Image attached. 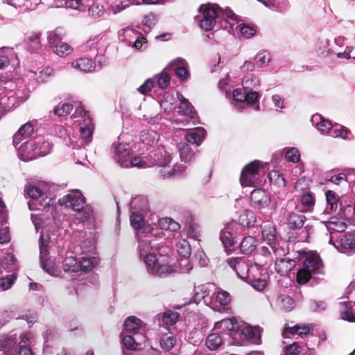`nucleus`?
Segmentation results:
<instances>
[{"instance_id": "nucleus-34", "label": "nucleus", "mask_w": 355, "mask_h": 355, "mask_svg": "<svg viewBox=\"0 0 355 355\" xmlns=\"http://www.w3.org/2000/svg\"><path fill=\"white\" fill-rule=\"evenodd\" d=\"M130 207L132 211H137L142 214L148 212L149 209L148 200L144 196H137L132 199Z\"/></svg>"}, {"instance_id": "nucleus-13", "label": "nucleus", "mask_w": 355, "mask_h": 355, "mask_svg": "<svg viewBox=\"0 0 355 355\" xmlns=\"http://www.w3.org/2000/svg\"><path fill=\"white\" fill-rule=\"evenodd\" d=\"M113 158L121 167L128 168V159L131 153V148L127 143H114L112 146Z\"/></svg>"}, {"instance_id": "nucleus-50", "label": "nucleus", "mask_w": 355, "mask_h": 355, "mask_svg": "<svg viewBox=\"0 0 355 355\" xmlns=\"http://www.w3.org/2000/svg\"><path fill=\"white\" fill-rule=\"evenodd\" d=\"M30 333L22 334L19 336L21 339V343H24V345L17 346V349H16V355H33V352L29 347L26 345V341L29 339Z\"/></svg>"}, {"instance_id": "nucleus-26", "label": "nucleus", "mask_w": 355, "mask_h": 355, "mask_svg": "<svg viewBox=\"0 0 355 355\" xmlns=\"http://www.w3.org/2000/svg\"><path fill=\"white\" fill-rule=\"evenodd\" d=\"M33 126L30 123L21 125L13 137V144L17 146L24 139L28 138L33 132Z\"/></svg>"}, {"instance_id": "nucleus-21", "label": "nucleus", "mask_w": 355, "mask_h": 355, "mask_svg": "<svg viewBox=\"0 0 355 355\" xmlns=\"http://www.w3.org/2000/svg\"><path fill=\"white\" fill-rule=\"evenodd\" d=\"M37 145L33 139L23 143L18 148V156L20 159L27 162L37 158L35 146Z\"/></svg>"}, {"instance_id": "nucleus-39", "label": "nucleus", "mask_w": 355, "mask_h": 355, "mask_svg": "<svg viewBox=\"0 0 355 355\" xmlns=\"http://www.w3.org/2000/svg\"><path fill=\"white\" fill-rule=\"evenodd\" d=\"M40 35L39 33H32L25 40L27 49L31 53L37 52L41 48Z\"/></svg>"}, {"instance_id": "nucleus-63", "label": "nucleus", "mask_w": 355, "mask_h": 355, "mask_svg": "<svg viewBox=\"0 0 355 355\" xmlns=\"http://www.w3.org/2000/svg\"><path fill=\"white\" fill-rule=\"evenodd\" d=\"M94 258L89 257H82L78 260V265H80L79 270L89 271L94 267Z\"/></svg>"}, {"instance_id": "nucleus-3", "label": "nucleus", "mask_w": 355, "mask_h": 355, "mask_svg": "<svg viewBox=\"0 0 355 355\" xmlns=\"http://www.w3.org/2000/svg\"><path fill=\"white\" fill-rule=\"evenodd\" d=\"M293 205V201H288L284 213L287 227L289 230L293 231L298 241L307 242L309 236L314 231L313 226L306 223L307 218L303 214L304 211L299 209L298 206Z\"/></svg>"}, {"instance_id": "nucleus-53", "label": "nucleus", "mask_w": 355, "mask_h": 355, "mask_svg": "<svg viewBox=\"0 0 355 355\" xmlns=\"http://www.w3.org/2000/svg\"><path fill=\"white\" fill-rule=\"evenodd\" d=\"M34 74L33 78L38 83L46 82L48 78L53 75V69L51 67H46L39 72L31 71Z\"/></svg>"}, {"instance_id": "nucleus-4", "label": "nucleus", "mask_w": 355, "mask_h": 355, "mask_svg": "<svg viewBox=\"0 0 355 355\" xmlns=\"http://www.w3.org/2000/svg\"><path fill=\"white\" fill-rule=\"evenodd\" d=\"M295 259L302 261V266L296 274V281L300 284H306L314 275L323 274V265L316 254H307L304 250L295 252Z\"/></svg>"}, {"instance_id": "nucleus-55", "label": "nucleus", "mask_w": 355, "mask_h": 355, "mask_svg": "<svg viewBox=\"0 0 355 355\" xmlns=\"http://www.w3.org/2000/svg\"><path fill=\"white\" fill-rule=\"evenodd\" d=\"M322 223L325 224V226L327 228V230H331L337 232H343L347 228L346 223L340 220H329L323 221Z\"/></svg>"}, {"instance_id": "nucleus-14", "label": "nucleus", "mask_w": 355, "mask_h": 355, "mask_svg": "<svg viewBox=\"0 0 355 355\" xmlns=\"http://www.w3.org/2000/svg\"><path fill=\"white\" fill-rule=\"evenodd\" d=\"M227 264L233 269L237 276L242 280L250 279L249 267L243 257H231L226 260Z\"/></svg>"}, {"instance_id": "nucleus-29", "label": "nucleus", "mask_w": 355, "mask_h": 355, "mask_svg": "<svg viewBox=\"0 0 355 355\" xmlns=\"http://www.w3.org/2000/svg\"><path fill=\"white\" fill-rule=\"evenodd\" d=\"M330 41L328 39H319L316 44V52L321 58H327L335 53L334 50L331 48Z\"/></svg>"}, {"instance_id": "nucleus-43", "label": "nucleus", "mask_w": 355, "mask_h": 355, "mask_svg": "<svg viewBox=\"0 0 355 355\" xmlns=\"http://www.w3.org/2000/svg\"><path fill=\"white\" fill-rule=\"evenodd\" d=\"M326 200L327 205L322 214H330L337 209L338 198L334 191H328L326 193Z\"/></svg>"}, {"instance_id": "nucleus-25", "label": "nucleus", "mask_w": 355, "mask_h": 355, "mask_svg": "<svg viewBox=\"0 0 355 355\" xmlns=\"http://www.w3.org/2000/svg\"><path fill=\"white\" fill-rule=\"evenodd\" d=\"M145 341V337L139 333H135L133 335H125L122 338L123 345L129 350L137 349L141 343Z\"/></svg>"}, {"instance_id": "nucleus-19", "label": "nucleus", "mask_w": 355, "mask_h": 355, "mask_svg": "<svg viewBox=\"0 0 355 355\" xmlns=\"http://www.w3.org/2000/svg\"><path fill=\"white\" fill-rule=\"evenodd\" d=\"M293 259L282 258V257H276L277 260L275 266L277 273L282 276H286L293 270L296 266L297 260L295 259L297 254L295 253Z\"/></svg>"}, {"instance_id": "nucleus-51", "label": "nucleus", "mask_w": 355, "mask_h": 355, "mask_svg": "<svg viewBox=\"0 0 355 355\" xmlns=\"http://www.w3.org/2000/svg\"><path fill=\"white\" fill-rule=\"evenodd\" d=\"M177 339L172 335H164L159 341L160 347L162 349L168 352L173 348L176 343Z\"/></svg>"}, {"instance_id": "nucleus-12", "label": "nucleus", "mask_w": 355, "mask_h": 355, "mask_svg": "<svg viewBox=\"0 0 355 355\" xmlns=\"http://www.w3.org/2000/svg\"><path fill=\"white\" fill-rule=\"evenodd\" d=\"M50 237L49 234H44L42 232L40 234L39 244L40 251V263L42 268L49 274L54 275L55 267L50 259L48 258L47 246Z\"/></svg>"}, {"instance_id": "nucleus-57", "label": "nucleus", "mask_w": 355, "mask_h": 355, "mask_svg": "<svg viewBox=\"0 0 355 355\" xmlns=\"http://www.w3.org/2000/svg\"><path fill=\"white\" fill-rule=\"evenodd\" d=\"M101 45V42L98 40L97 37L88 40L85 44L83 46V49L85 51H91L92 53L99 52V46Z\"/></svg>"}, {"instance_id": "nucleus-38", "label": "nucleus", "mask_w": 355, "mask_h": 355, "mask_svg": "<svg viewBox=\"0 0 355 355\" xmlns=\"http://www.w3.org/2000/svg\"><path fill=\"white\" fill-rule=\"evenodd\" d=\"M337 248L343 252L345 250L355 249V231L343 235L340 240V246Z\"/></svg>"}, {"instance_id": "nucleus-35", "label": "nucleus", "mask_w": 355, "mask_h": 355, "mask_svg": "<svg viewBox=\"0 0 355 355\" xmlns=\"http://www.w3.org/2000/svg\"><path fill=\"white\" fill-rule=\"evenodd\" d=\"M159 139V134L153 130H144L140 133L141 141L149 146H153Z\"/></svg>"}, {"instance_id": "nucleus-42", "label": "nucleus", "mask_w": 355, "mask_h": 355, "mask_svg": "<svg viewBox=\"0 0 355 355\" xmlns=\"http://www.w3.org/2000/svg\"><path fill=\"white\" fill-rule=\"evenodd\" d=\"M178 150L181 162L187 164L191 161L194 155V153L193 152L189 144L185 142L179 144Z\"/></svg>"}, {"instance_id": "nucleus-47", "label": "nucleus", "mask_w": 355, "mask_h": 355, "mask_svg": "<svg viewBox=\"0 0 355 355\" xmlns=\"http://www.w3.org/2000/svg\"><path fill=\"white\" fill-rule=\"evenodd\" d=\"M270 183L277 189H283L286 186L284 178L276 171H270L268 175Z\"/></svg>"}, {"instance_id": "nucleus-1", "label": "nucleus", "mask_w": 355, "mask_h": 355, "mask_svg": "<svg viewBox=\"0 0 355 355\" xmlns=\"http://www.w3.org/2000/svg\"><path fill=\"white\" fill-rule=\"evenodd\" d=\"M131 225L137 230L138 235V251L139 257L146 265L148 272L159 277L166 276L174 272L170 262L168 248L163 245L164 239L159 236V229L145 227L142 213L132 211L130 218Z\"/></svg>"}, {"instance_id": "nucleus-10", "label": "nucleus", "mask_w": 355, "mask_h": 355, "mask_svg": "<svg viewBox=\"0 0 355 355\" xmlns=\"http://www.w3.org/2000/svg\"><path fill=\"white\" fill-rule=\"evenodd\" d=\"M249 91L244 88H238L233 91V99L236 102L234 106L238 111L241 112L246 106L254 105L259 101V93Z\"/></svg>"}, {"instance_id": "nucleus-36", "label": "nucleus", "mask_w": 355, "mask_h": 355, "mask_svg": "<svg viewBox=\"0 0 355 355\" xmlns=\"http://www.w3.org/2000/svg\"><path fill=\"white\" fill-rule=\"evenodd\" d=\"M1 267L8 272H15L17 270V263L14 254L6 253L1 261Z\"/></svg>"}, {"instance_id": "nucleus-41", "label": "nucleus", "mask_w": 355, "mask_h": 355, "mask_svg": "<svg viewBox=\"0 0 355 355\" xmlns=\"http://www.w3.org/2000/svg\"><path fill=\"white\" fill-rule=\"evenodd\" d=\"M340 304L341 318L348 322H355V316L352 313V302H341Z\"/></svg>"}, {"instance_id": "nucleus-6", "label": "nucleus", "mask_w": 355, "mask_h": 355, "mask_svg": "<svg viewBox=\"0 0 355 355\" xmlns=\"http://www.w3.org/2000/svg\"><path fill=\"white\" fill-rule=\"evenodd\" d=\"M61 206L71 208L75 212L76 218L80 221L87 220L92 214V208L86 205L85 198L80 191H71L58 200Z\"/></svg>"}, {"instance_id": "nucleus-16", "label": "nucleus", "mask_w": 355, "mask_h": 355, "mask_svg": "<svg viewBox=\"0 0 355 355\" xmlns=\"http://www.w3.org/2000/svg\"><path fill=\"white\" fill-rule=\"evenodd\" d=\"M19 64V60L15 53L10 49H0V70L9 68L11 71Z\"/></svg>"}, {"instance_id": "nucleus-11", "label": "nucleus", "mask_w": 355, "mask_h": 355, "mask_svg": "<svg viewBox=\"0 0 355 355\" xmlns=\"http://www.w3.org/2000/svg\"><path fill=\"white\" fill-rule=\"evenodd\" d=\"M240 226L236 222L227 223L220 232V240L225 248L227 254H230L233 250L230 248L236 243V236L239 231Z\"/></svg>"}, {"instance_id": "nucleus-52", "label": "nucleus", "mask_w": 355, "mask_h": 355, "mask_svg": "<svg viewBox=\"0 0 355 355\" xmlns=\"http://www.w3.org/2000/svg\"><path fill=\"white\" fill-rule=\"evenodd\" d=\"M73 108V105L70 103H59L53 110V113L58 116H63L69 114Z\"/></svg>"}, {"instance_id": "nucleus-49", "label": "nucleus", "mask_w": 355, "mask_h": 355, "mask_svg": "<svg viewBox=\"0 0 355 355\" xmlns=\"http://www.w3.org/2000/svg\"><path fill=\"white\" fill-rule=\"evenodd\" d=\"M53 51L60 57H65L69 55L72 51V47L67 43L59 42L53 46Z\"/></svg>"}, {"instance_id": "nucleus-31", "label": "nucleus", "mask_w": 355, "mask_h": 355, "mask_svg": "<svg viewBox=\"0 0 355 355\" xmlns=\"http://www.w3.org/2000/svg\"><path fill=\"white\" fill-rule=\"evenodd\" d=\"M311 122L322 133H327L331 130L332 124L329 120L324 119L320 114H315L311 117Z\"/></svg>"}, {"instance_id": "nucleus-60", "label": "nucleus", "mask_w": 355, "mask_h": 355, "mask_svg": "<svg viewBox=\"0 0 355 355\" xmlns=\"http://www.w3.org/2000/svg\"><path fill=\"white\" fill-rule=\"evenodd\" d=\"M17 279V274L13 272L12 274L8 275L5 277L0 278V288H2L3 291H6L11 288L12 285L14 284L15 280Z\"/></svg>"}, {"instance_id": "nucleus-5", "label": "nucleus", "mask_w": 355, "mask_h": 355, "mask_svg": "<svg viewBox=\"0 0 355 355\" xmlns=\"http://www.w3.org/2000/svg\"><path fill=\"white\" fill-rule=\"evenodd\" d=\"M262 236L268 246H262L260 248V254L272 259L273 256L278 257L288 254V243L277 236V229L275 226H265L262 230Z\"/></svg>"}, {"instance_id": "nucleus-61", "label": "nucleus", "mask_w": 355, "mask_h": 355, "mask_svg": "<svg viewBox=\"0 0 355 355\" xmlns=\"http://www.w3.org/2000/svg\"><path fill=\"white\" fill-rule=\"evenodd\" d=\"M89 15L94 19H98L104 14L103 6L98 3H94L88 8Z\"/></svg>"}, {"instance_id": "nucleus-45", "label": "nucleus", "mask_w": 355, "mask_h": 355, "mask_svg": "<svg viewBox=\"0 0 355 355\" xmlns=\"http://www.w3.org/2000/svg\"><path fill=\"white\" fill-rule=\"evenodd\" d=\"M243 88L249 92H254V89H257L259 86V80L257 77L253 74H248L243 78L242 80Z\"/></svg>"}, {"instance_id": "nucleus-7", "label": "nucleus", "mask_w": 355, "mask_h": 355, "mask_svg": "<svg viewBox=\"0 0 355 355\" xmlns=\"http://www.w3.org/2000/svg\"><path fill=\"white\" fill-rule=\"evenodd\" d=\"M296 191L300 192L298 195L300 205L299 209L304 212H311L313 210L315 199L314 194L310 191L307 181L304 178L299 179L295 185ZM297 206L294 202L293 207Z\"/></svg>"}, {"instance_id": "nucleus-32", "label": "nucleus", "mask_w": 355, "mask_h": 355, "mask_svg": "<svg viewBox=\"0 0 355 355\" xmlns=\"http://www.w3.org/2000/svg\"><path fill=\"white\" fill-rule=\"evenodd\" d=\"M37 143L35 146L37 157L49 155L51 151L52 146L44 137H38L33 139Z\"/></svg>"}, {"instance_id": "nucleus-40", "label": "nucleus", "mask_w": 355, "mask_h": 355, "mask_svg": "<svg viewBox=\"0 0 355 355\" xmlns=\"http://www.w3.org/2000/svg\"><path fill=\"white\" fill-rule=\"evenodd\" d=\"M277 307L284 311H291L295 306V300L286 295H281L277 299Z\"/></svg>"}, {"instance_id": "nucleus-18", "label": "nucleus", "mask_w": 355, "mask_h": 355, "mask_svg": "<svg viewBox=\"0 0 355 355\" xmlns=\"http://www.w3.org/2000/svg\"><path fill=\"white\" fill-rule=\"evenodd\" d=\"M250 202L252 207L261 209L269 205L270 198L264 190L256 189L250 193Z\"/></svg>"}, {"instance_id": "nucleus-2", "label": "nucleus", "mask_w": 355, "mask_h": 355, "mask_svg": "<svg viewBox=\"0 0 355 355\" xmlns=\"http://www.w3.org/2000/svg\"><path fill=\"white\" fill-rule=\"evenodd\" d=\"M198 11L200 15L196 17V20L205 31L212 30L217 22L224 29H233L237 20V15L230 8L223 9L216 5H201Z\"/></svg>"}, {"instance_id": "nucleus-48", "label": "nucleus", "mask_w": 355, "mask_h": 355, "mask_svg": "<svg viewBox=\"0 0 355 355\" xmlns=\"http://www.w3.org/2000/svg\"><path fill=\"white\" fill-rule=\"evenodd\" d=\"M62 267L65 272H77L79 271L78 261L73 257H67L62 262Z\"/></svg>"}, {"instance_id": "nucleus-28", "label": "nucleus", "mask_w": 355, "mask_h": 355, "mask_svg": "<svg viewBox=\"0 0 355 355\" xmlns=\"http://www.w3.org/2000/svg\"><path fill=\"white\" fill-rule=\"evenodd\" d=\"M257 247V240L252 236H245L239 244L241 252L245 255L251 254Z\"/></svg>"}, {"instance_id": "nucleus-24", "label": "nucleus", "mask_w": 355, "mask_h": 355, "mask_svg": "<svg viewBox=\"0 0 355 355\" xmlns=\"http://www.w3.org/2000/svg\"><path fill=\"white\" fill-rule=\"evenodd\" d=\"M150 157L153 159V163L159 166H166L171 162L170 156L163 147H158L151 151Z\"/></svg>"}, {"instance_id": "nucleus-30", "label": "nucleus", "mask_w": 355, "mask_h": 355, "mask_svg": "<svg viewBox=\"0 0 355 355\" xmlns=\"http://www.w3.org/2000/svg\"><path fill=\"white\" fill-rule=\"evenodd\" d=\"M71 66L83 72H91L95 69L96 63L91 58H80L73 61Z\"/></svg>"}, {"instance_id": "nucleus-64", "label": "nucleus", "mask_w": 355, "mask_h": 355, "mask_svg": "<svg viewBox=\"0 0 355 355\" xmlns=\"http://www.w3.org/2000/svg\"><path fill=\"white\" fill-rule=\"evenodd\" d=\"M178 320V314L170 310L165 311L162 316V320L167 325H173Z\"/></svg>"}, {"instance_id": "nucleus-33", "label": "nucleus", "mask_w": 355, "mask_h": 355, "mask_svg": "<svg viewBox=\"0 0 355 355\" xmlns=\"http://www.w3.org/2000/svg\"><path fill=\"white\" fill-rule=\"evenodd\" d=\"M205 129L204 128L199 127L187 133L185 138L189 143L199 146L205 139Z\"/></svg>"}, {"instance_id": "nucleus-23", "label": "nucleus", "mask_w": 355, "mask_h": 355, "mask_svg": "<svg viewBox=\"0 0 355 355\" xmlns=\"http://www.w3.org/2000/svg\"><path fill=\"white\" fill-rule=\"evenodd\" d=\"M80 128V134L83 142L85 144L89 143L92 140V134L94 132V124L92 118H87L82 122L81 120H78Z\"/></svg>"}, {"instance_id": "nucleus-44", "label": "nucleus", "mask_w": 355, "mask_h": 355, "mask_svg": "<svg viewBox=\"0 0 355 355\" xmlns=\"http://www.w3.org/2000/svg\"><path fill=\"white\" fill-rule=\"evenodd\" d=\"M141 320L135 316L128 317L123 323L124 330L130 333H137L141 325Z\"/></svg>"}, {"instance_id": "nucleus-62", "label": "nucleus", "mask_w": 355, "mask_h": 355, "mask_svg": "<svg viewBox=\"0 0 355 355\" xmlns=\"http://www.w3.org/2000/svg\"><path fill=\"white\" fill-rule=\"evenodd\" d=\"M221 324L227 329L229 331H239L241 326L239 324L238 320L234 318H227L221 321Z\"/></svg>"}, {"instance_id": "nucleus-20", "label": "nucleus", "mask_w": 355, "mask_h": 355, "mask_svg": "<svg viewBox=\"0 0 355 355\" xmlns=\"http://www.w3.org/2000/svg\"><path fill=\"white\" fill-rule=\"evenodd\" d=\"M15 94L16 93L13 94L12 92H10L8 94L0 96V115L1 116L18 105L17 99L19 98V96H15ZM20 98V101H22V98L21 97Z\"/></svg>"}, {"instance_id": "nucleus-59", "label": "nucleus", "mask_w": 355, "mask_h": 355, "mask_svg": "<svg viewBox=\"0 0 355 355\" xmlns=\"http://www.w3.org/2000/svg\"><path fill=\"white\" fill-rule=\"evenodd\" d=\"M64 33L63 30L60 28H57L54 31L49 32L47 35V39L49 40V44L52 45H55L58 44L59 42H62Z\"/></svg>"}, {"instance_id": "nucleus-58", "label": "nucleus", "mask_w": 355, "mask_h": 355, "mask_svg": "<svg viewBox=\"0 0 355 355\" xmlns=\"http://www.w3.org/2000/svg\"><path fill=\"white\" fill-rule=\"evenodd\" d=\"M286 159L292 163H297L300 159V153L297 148H284Z\"/></svg>"}, {"instance_id": "nucleus-54", "label": "nucleus", "mask_w": 355, "mask_h": 355, "mask_svg": "<svg viewBox=\"0 0 355 355\" xmlns=\"http://www.w3.org/2000/svg\"><path fill=\"white\" fill-rule=\"evenodd\" d=\"M222 344V338L218 334H211L206 339V345L210 350H216Z\"/></svg>"}, {"instance_id": "nucleus-46", "label": "nucleus", "mask_w": 355, "mask_h": 355, "mask_svg": "<svg viewBox=\"0 0 355 355\" xmlns=\"http://www.w3.org/2000/svg\"><path fill=\"white\" fill-rule=\"evenodd\" d=\"M193 106L191 104V103L186 100L184 101H182V103H180V105L178 106L179 112H180L183 115L186 116H191V118L193 120V123L196 124L198 123V121L196 119L195 116L196 115V113L193 112Z\"/></svg>"}, {"instance_id": "nucleus-15", "label": "nucleus", "mask_w": 355, "mask_h": 355, "mask_svg": "<svg viewBox=\"0 0 355 355\" xmlns=\"http://www.w3.org/2000/svg\"><path fill=\"white\" fill-rule=\"evenodd\" d=\"M168 71H174L175 76L181 80H187L189 76V64L182 58H176L165 68Z\"/></svg>"}, {"instance_id": "nucleus-9", "label": "nucleus", "mask_w": 355, "mask_h": 355, "mask_svg": "<svg viewBox=\"0 0 355 355\" xmlns=\"http://www.w3.org/2000/svg\"><path fill=\"white\" fill-rule=\"evenodd\" d=\"M259 161H253L242 170L240 183L243 187H254L261 184V168Z\"/></svg>"}, {"instance_id": "nucleus-27", "label": "nucleus", "mask_w": 355, "mask_h": 355, "mask_svg": "<svg viewBox=\"0 0 355 355\" xmlns=\"http://www.w3.org/2000/svg\"><path fill=\"white\" fill-rule=\"evenodd\" d=\"M272 10L286 12L290 8L288 0H258Z\"/></svg>"}, {"instance_id": "nucleus-8", "label": "nucleus", "mask_w": 355, "mask_h": 355, "mask_svg": "<svg viewBox=\"0 0 355 355\" xmlns=\"http://www.w3.org/2000/svg\"><path fill=\"white\" fill-rule=\"evenodd\" d=\"M26 193L32 199V201L28 202L31 209L44 210L53 200L49 196L46 191L42 189L39 185H29L26 189Z\"/></svg>"}, {"instance_id": "nucleus-37", "label": "nucleus", "mask_w": 355, "mask_h": 355, "mask_svg": "<svg viewBox=\"0 0 355 355\" xmlns=\"http://www.w3.org/2000/svg\"><path fill=\"white\" fill-rule=\"evenodd\" d=\"M257 218L254 213L250 210H245L239 216V230L243 227H251L254 225Z\"/></svg>"}, {"instance_id": "nucleus-17", "label": "nucleus", "mask_w": 355, "mask_h": 355, "mask_svg": "<svg viewBox=\"0 0 355 355\" xmlns=\"http://www.w3.org/2000/svg\"><path fill=\"white\" fill-rule=\"evenodd\" d=\"M19 344L16 334L3 335L0 339V352L4 355H16V349Z\"/></svg>"}, {"instance_id": "nucleus-56", "label": "nucleus", "mask_w": 355, "mask_h": 355, "mask_svg": "<svg viewBox=\"0 0 355 355\" xmlns=\"http://www.w3.org/2000/svg\"><path fill=\"white\" fill-rule=\"evenodd\" d=\"M178 254L183 258H188L191 254V246L189 241L185 239L180 241L177 244Z\"/></svg>"}, {"instance_id": "nucleus-22", "label": "nucleus", "mask_w": 355, "mask_h": 355, "mask_svg": "<svg viewBox=\"0 0 355 355\" xmlns=\"http://www.w3.org/2000/svg\"><path fill=\"white\" fill-rule=\"evenodd\" d=\"M241 334L251 343L259 345L261 343V329L259 327L241 325Z\"/></svg>"}]
</instances>
